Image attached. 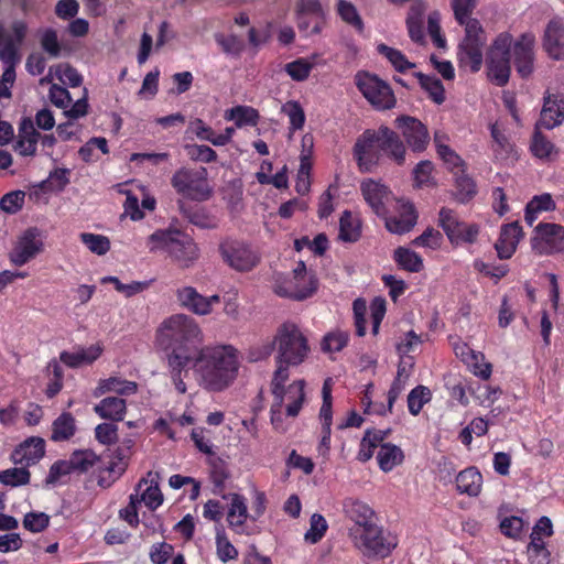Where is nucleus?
<instances>
[{"instance_id": "obj_1", "label": "nucleus", "mask_w": 564, "mask_h": 564, "mask_svg": "<svg viewBox=\"0 0 564 564\" xmlns=\"http://www.w3.org/2000/svg\"><path fill=\"white\" fill-rule=\"evenodd\" d=\"M156 339L166 351L165 359L172 383L178 393H186L184 378L188 375L196 345L203 340L198 324L188 315H172L160 325Z\"/></svg>"}, {"instance_id": "obj_2", "label": "nucleus", "mask_w": 564, "mask_h": 564, "mask_svg": "<svg viewBox=\"0 0 564 564\" xmlns=\"http://www.w3.org/2000/svg\"><path fill=\"white\" fill-rule=\"evenodd\" d=\"M192 362L199 384L214 392L228 388L239 370L238 350L230 345L202 348Z\"/></svg>"}, {"instance_id": "obj_3", "label": "nucleus", "mask_w": 564, "mask_h": 564, "mask_svg": "<svg viewBox=\"0 0 564 564\" xmlns=\"http://www.w3.org/2000/svg\"><path fill=\"white\" fill-rule=\"evenodd\" d=\"M118 460L105 464L91 449H76L68 459L56 460L48 470L45 479L47 485H56L62 477L72 474H86L90 470L99 471L98 485L102 488L110 487L127 468L126 454L118 451Z\"/></svg>"}, {"instance_id": "obj_4", "label": "nucleus", "mask_w": 564, "mask_h": 564, "mask_svg": "<svg viewBox=\"0 0 564 564\" xmlns=\"http://www.w3.org/2000/svg\"><path fill=\"white\" fill-rule=\"evenodd\" d=\"M406 149L399 134L387 126L377 130L367 129L356 140L352 154L361 172L371 173L380 163L382 155L402 165Z\"/></svg>"}, {"instance_id": "obj_5", "label": "nucleus", "mask_w": 564, "mask_h": 564, "mask_svg": "<svg viewBox=\"0 0 564 564\" xmlns=\"http://www.w3.org/2000/svg\"><path fill=\"white\" fill-rule=\"evenodd\" d=\"M151 252L167 253L180 267H191L199 256V250L193 238L178 229L154 231L148 239Z\"/></svg>"}, {"instance_id": "obj_6", "label": "nucleus", "mask_w": 564, "mask_h": 564, "mask_svg": "<svg viewBox=\"0 0 564 564\" xmlns=\"http://www.w3.org/2000/svg\"><path fill=\"white\" fill-rule=\"evenodd\" d=\"M276 346L275 359L291 366L301 365L307 357L310 347L306 337L300 327L291 322L283 323L274 336Z\"/></svg>"}, {"instance_id": "obj_7", "label": "nucleus", "mask_w": 564, "mask_h": 564, "mask_svg": "<svg viewBox=\"0 0 564 564\" xmlns=\"http://www.w3.org/2000/svg\"><path fill=\"white\" fill-rule=\"evenodd\" d=\"M350 538L354 545L368 557L384 558L398 545L397 538L376 522L365 529H357Z\"/></svg>"}, {"instance_id": "obj_8", "label": "nucleus", "mask_w": 564, "mask_h": 564, "mask_svg": "<svg viewBox=\"0 0 564 564\" xmlns=\"http://www.w3.org/2000/svg\"><path fill=\"white\" fill-rule=\"evenodd\" d=\"M207 175L208 173L205 167H181L173 174L171 185L182 197L204 202L213 194Z\"/></svg>"}, {"instance_id": "obj_9", "label": "nucleus", "mask_w": 564, "mask_h": 564, "mask_svg": "<svg viewBox=\"0 0 564 564\" xmlns=\"http://www.w3.org/2000/svg\"><path fill=\"white\" fill-rule=\"evenodd\" d=\"M512 35L502 32L494 40L487 55V75L490 82L502 87L510 78V52Z\"/></svg>"}, {"instance_id": "obj_10", "label": "nucleus", "mask_w": 564, "mask_h": 564, "mask_svg": "<svg viewBox=\"0 0 564 564\" xmlns=\"http://www.w3.org/2000/svg\"><path fill=\"white\" fill-rule=\"evenodd\" d=\"M355 84L375 109L388 110L395 106L397 99L392 88L377 75L358 72L355 76Z\"/></svg>"}, {"instance_id": "obj_11", "label": "nucleus", "mask_w": 564, "mask_h": 564, "mask_svg": "<svg viewBox=\"0 0 564 564\" xmlns=\"http://www.w3.org/2000/svg\"><path fill=\"white\" fill-rule=\"evenodd\" d=\"M219 252L224 262L238 272L253 270L261 260L260 253L250 243L234 238L224 239Z\"/></svg>"}, {"instance_id": "obj_12", "label": "nucleus", "mask_w": 564, "mask_h": 564, "mask_svg": "<svg viewBox=\"0 0 564 564\" xmlns=\"http://www.w3.org/2000/svg\"><path fill=\"white\" fill-rule=\"evenodd\" d=\"M531 248L539 254L564 251V227L553 223H540L533 231Z\"/></svg>"}, {"instance_id": "obj_13", "label": "nucleus", "mask_w": 564, "mask_h": 564, "mask_svg": "<svg viewBox=\"0 0 564 564\" xmlns=\"http://www.w3.org/2000/svg\"><path fill=\"white\" fill-rule=\"evenodd\" d=\"M438 216V224L452 243H473L477 239L478 225L460 221L454 210L445 207Z\"/></svg>"}, {"instance_id": "obj_14", "label": "nucleus", "mask_w": 564, "mask_h": 564, "mask_svg": "<svg viewBox=\"0 0 564 564\" xmlns=\"http://www.w3.org/2000/svg\"><path fill=\"white\" fill-rule=\"evenodd\" d=\"M534 46L535 36L531 32H524L516 41L512 40L510 57L522 78H529L534 70Z\"/></svg>"}, {"instance_id": "obj_15", "label": "nucleus", "mask_w": 564, "mask_h": 564, "mask_svg": "<svg viewBox=\"0 0 564 564\" xmlns=\"http://www.w3.org/2000/svg\"><path fill=\"white\" fill-rule=\"evenodd\" d=\"M394 123L412 151L423 152L426 149L430 134L427 128L419 119L403 115L397 117Z\"/></svg>"}, {"instance_id": "obj_16", "label": "nucleus", "mask_w": 564, "mask_h": 564, "mask_svg": "<svg viewBox=\"0 0 564 564\" xmlns=\"http://www.w3.org/2000/svg\"><path fill=\"white\" fill-rule=\"evenodd\" d=\"M42 246L40 230L34 227L29 228L23 232L12 250L11 261L17 265H23L41 251Z\"/></svg>"}, {"instance_id": "obj_17", "label": "nucleus", "mask_w": 564, "mask_h": 564, "mask_svg": "<svg viewBox=\"0 0 564 564\" xmlns=\"http://www.w3.org/2000/svg\"><path fill=\"white\" fill-rule=\"evenodd\" d=\"M12 34L4 33L0 28V59L20 61L19 46L22 44L28 26L23 21H14L11 25Z\"/></svg>"}, {"instance_id": "obj_18", "label": "nucleus", "mask_w": 564, "mask_h": 564, "mask_svg": "<svg viewBox=\"0 0 564 564\" xmlns=\"http://www.w3.org/2000/svg\"><path fill=\"white\" fill-rule=\"evenodd\" d=\"M343 511L354 522V525L349 529L350 536L357 529H365L376 522L373 509L359 499L346 498L343 502Z\"/></svg>"}, {"instance_id": "obj_19", "label": "nucleus", "mask_w": 564, "mask_h": 564, "mask_svg": "<svg viewBox=\"0 0 564 564\" xmlns=\"http://www.w3.org/2000/svg\"><path fill=\"white\" fill-rule=\"evenodd\" d=\"M398 215L390 216L388 213L382 217L386 221V228L397 235L410 231L416 224L417 214L413 204L404 200H397Z\"/></svg>"}, {"instance_id": "obj_20", "label": "nucleus", "mask_w": 564, "mask_h": 564, "mask_svg": "<svg viewBox=\"0 0 564 564\" xmlns=\"http://www.w3.org/2000/svg\"><path fill=\"white\" fill-rule=\"evenodd\" d=\"M564 121V99L558 95L545 93L543 97V107L536 129L545 128L547 130L560 126Z\"/></svg>"}, {"instance_id": "obj_21", "label": "nucleus", "mask_w": 564, "mask_h": 564, "mask_svg": "<svg viewBox=\"0 0 564 564\" xmlns=\"http://www.w3.org/2000/svg\"><path fill=\"white\" fill-rule=\"evenodd\" d=\"M360 188L365 200L370 206L372 212L378 217H386L388 212L386 205L391 197V192L388 189V187L372 180H368L361 184Z\"/></svg>"}, {"instance_id": "obj_22", "label": "nucleus", "mask_w": 564, "mask_h": 564, "mask_svg": "<svg viewBox=\"0 0 564 564\" xmlns=\"http://www.w3.org/2000/svg\"><path fill=\"white\" fill-rule=\"evenodd\" d=\"M317 290V280L314 274L308 278V286L301 288L292 279L278 275L274 283V292L282 297H289L297 301L310 297Z\"/></svg>"}, {"instance_id": "obj_23", "label": "nucleus", "mask_w": 564, "mask_h": 564, "mask_svg": "<svg viewBox=\"0 0 564 564\" xmlns=\"http://www.w3.org/2000/svg\"><path fill=\"white\" fill-rule=\"evenodd\" d=\"M544 50L554 59L564 58V19H552L544 31Z\"/></svg>"}, {"instance_id": "obj_24", "label": "nucleus", "mask_w": 564, "mask_h": 564, "mask_svg": "<svg viewBox=\"0 0 564 564\" xmlns=\"http://www.w3.org/2000/svg\"><path fill=\"white\" fill-rule=\"evenodd\" d=\"M522 236V227L518 221L503 225L500 230V236L495 243L498 257L500 259H510L516 252Z\"/></svg>"}, {"instance_id": "obj_25", "label": "nucleus", "mask_w": 564, "mask_h": 564, "mask_svg": "<svg viewBox=\"0 0 564 564\" xmlns=\"http://www.w3.org/2000/svg\"><path fill=\"white\" fill-rule=\"evenodd\" d=\"M45 454V442L41 437L32 436L21 443L11 454L14 464L26 466L36 464Z\"/></svg>"}, {"instance_id": "obj_26", "label": "nucleus", "mask_w": 564, "mask_h": 564, "mask_svg": "<svg viewBox=\"0 0 564 564\" xmlns=\"http://www.w3.org/2000/svg\"><path fill=\"white\" fill-rule=\"evenodd\" d=\"M455 354L471 369L473 373L484 380L491 375V365L484 362V355L473 350L467 344L462 343L454 347Z\"/></svg>"}, {"instance_id": "obj_27", "label": "nucleus", "mask_w": 564, "mask_h": 564, "mask_svg": "<svg viewBox=\"0 0 564 564\" xmlns=\"http://www.w3.org/2000/svg\"><path fill=\"white\" fill-rule=\"evenodd\" d=\"M296 25L299 29H306L305 15H310L314 22V31L321 32L324 25V10L318 0H299L295 9Z\"/></svg>"}, {"instance_id": "obj_28", "label": "nucleus", "mask_w": 564, "mask_h": 564, "mask_svg": "<svg viewBox=\"0 0 564 564\" xmlns=\"http://www.w3.org/2000/svg\"><path fill=\"white\" fill-rule=\"evenodd\" d=\"M224 498L230 499V507L227 512L229 527L235 532L242 533L248 518L246 498L239 494H229L228 496H224Z\"/></svg>"}, {"instance_id": "obj_29", "label": "nucleus", "mask_w": 564, "mask_h": 564, "mask_svg": "<svg viewBox=\"0 0 564 564\" xmlns=\"http://www.w3.org/2000/svg\"><path fill=\"white\" fill-rule=\"evenodd\" d=\"M176 297L180 304L197 315L209 314V306L206 296L199 294L192 286H184L177 290Z\"/></svg>"}, {"instance_id": "obj_30", "label": "nucleus", "mask_w": 564, "mask_h": 564, "mask_svg": "<svg viewBox=\"0 0 564 564\" xmlns=\"http://www.w3.org/2000/svg\"><path fill=\"white\" fill-rule=\"evenodd\" d=\"M101 348L97 345H91L87 348H78L75 351H62L59 360L69 368H77L83 365H90L99 358Z\"/></svg>"}, {"instance_id": "obj_31", "label": "nucleus", "mask_w": 564, "mask_h": 564, "mask_svg": "<svg viewBox=\"0 0 564 564\" xmlns=\"http://www.w3.org/2000/svg\"><path fill=\"white\" fill-rule=\"evenodd\" d=\"M482 45L460 42L457 52L459 67L477 73L482 65Z\"/></svg>"}, {"instance_id": "obj_32", "label": "nucleus", "mask_w": 564, "mask_h": 564, "mask_svg": "<svg viewBox=\"0 0 564 564\" xmlns=\"http://www.w3.org/2000/svg\"><path fill=\"white\" fill-rule=\"evenodd\" d=\"M41 134L35 130L31 120H24L19 129V140L15 150L23 156L34 155Z\"/></svg>"}, {"instance_id": "obj_33", "label": "nucleus", "mask_w": 564, "mask_h": 564, "mask_svg": "<svg viewBox=\"0 0 564 564\" xmlns=\"http://www.w3.org/2000/svg\"><path fill=\"white\" fill-rule=\"evenodd\" d=\"M127 404L126 400L118 397L104 398L98 404L95 405L94 411L105 420L115 422L122 421L126 414Z\"/></svg>"}, {"instance_id": "obj_34", "label": "nucleus", "mask_w": 564, "mask_h": 564, "mask_svg": "<svg viewBox=\"0 0 564 564\" xmlns=\"http://www.w3.org/2000/svg\"><path fill=\"white\" fill-rule=\"evenodd\" d=\"M138 390V384L134 381L121 379L119 377H110L101 379L94 391L95 397H100L107 392H116L120 395H131Z\"/></svg>"}, {"instance_id": "obj_35", "label": "nucleus", "mask_w": 564, "mask_h": 564, "mask_svg": "<svg viewBox=\"0 0 564 564\" xmlns=\"http://www.w3.org/2000/svg\"><path fill=\"white\" fill-rule=\"evenodd\" d=\"M481 485L482 476L476 467H468L456 477V489L460 494H466L470 497L479 495Z\"/></svg>"}, {"instance_id": "obj_36", "label": "nucleus", "mask_w": 564, "mask_h": 564, "mask_svg": "<svg viewBox=\"0 0 564 564\" xmlns=\"http://www.w3.org/2000/svg\"><path fill=\"white\" fill-rule=\"evenodd\" d=\"M319 55L312 54L310 57H300L284 66L285 73L295 82H304L308 78L313 67L317 64Z\"/></svg>"}, {"instance_id": "obj_37", "label": "nucleus", "mask_w": 564, "mask_h": 564, "mask_svg": "<svg viewBox=\"0 0 564 564\" xmlns=\"http://www.w3.org/2000/svg\"><path fill=\"white\" fill-rule=\"evenodd\" d=\"M403 458L402 449L391 443L381 444L377 454L379 467L384 473L391 471L395 466L400 465Z\"/></svg>"}, {"instance_id": "obj_38", "label": "nucleus", "mask_w": 564, "mask_h": 564, "mask_svg": "<svg viewBox=\"0 0 564 564\" xmlns=\"http://www.w3.org/2000/svg\"><path fill=\"white\" fill-rule=\"evenodd\" d=\"M76 432L75 419L69 412H63L52 424L51 438L54 442L69 440Z\"/></svg>"}, {"instance_id": "obj_39", "label": "nucleus", "mask_w": 564, "mask_h": 564, "mask_svg": "<svg viewBox=\"0 0 564 564\" xmlns=\"http://www.w3.org/2000/svg\"><path fill=\"white\" fill-rule=\"evenodd\" d=\"M490 134L494 140L495 158L499 161L508 160L513 154L514 149L505 131L497 123H492L490 124Z\"/></svg>"}, {"instance_id": "obj_40", "label": "nucleus", "mask_w": 564, "mask_h": 564, "mask_svg": "<svg viewBox=\"0 0 564 564\" xmlns=\"http://www.w3.org/2000/svg\"><path fill=\"white\" fill-rule=\"evenodd\" d=\"M259 112L249 106H236L225 113L226 120H234L238 128L243 126H256L259 120Z\"/></svg>"}, {"instance_id": "obj_41", "label": "nucleus", "mask_w": 564, "mask_h": 564, "mask_svg": "<svg viewBox=\"0 0 564 564\" xmlns=\"http://www.w3.org/2000/svg\"><path fill=\"white\" fill-rule=\"evenodd\" d=\"M361 235L360 221L349 210H345L339 219V238L346 242H355Z\"/></svg>"}, {"instance_id": "obj_42", "label": "nucleus", "mask_w": 564, "mask_h": 564, "mask_svg": "<svg viewBox=\"0 0 564 564\" xmlns=\"http://www.w3.org/2000/svg\"><path fill=\"white\" fill-rule=\"evenodd\" d=\"M419 79L421 87L429 93L430 98L437 105H441L445 100L444 86L436 76L425 75L421 72L414 74Z\"/></svg>"}, {"instance_id": "obj_43", "label": "nucleus", "mask_w": 564, "mask_h": 564, "mask_svg": "<svg viewBox=\"0 0 564 564\" xmlns=\"http://www.w3.org/2000/svg\"><path fill=\"white\" fill-rule=\"evenodd\" d=\"M377 52L384 56L399 73H405L408 69L415 67V64L410 62L401 51L383 43L377 45Z\"/></svg>"}, {"instance_id": "obj_44", "label": "nucleus", "mask_w": 564, "mask_h": 564, "mask_svg": "<svg viewBox=\"0 0 564 564\" xmlns=\"http://www.w3.org/2000/svg\"><path fill=\"white\" fill-rule=\"evenodd\" d=\"M393 259L400 268L409 272H420L423 269L422 258L409 248H397L394 250Z\"/></svg>"}, {"instance_id": "obj_45", "label": "nucleus", "mask_w": 564, "mask_h": 564, "mask_svg": "<svg viewBox=\"0 0 564 564\" xmlns=\"http://www.w3.org/2000/svg\"><path fill=\"white\" fill-rule=\"evenodd\" d=\"M455 197L459 203H467L477 193L475 181L462 170L460 173L455 172Z\"/></svg>"}, {"instance_id": "obj_46", "label": "nucleus", "mask_w": 564, "mask_h": 564, "mask_svg": "<svg viewBox=\"0 0 564 564\" xmlns=\"http://www.w3.org/2000/svg\"><path fill=\"white\" fill-rule=\"evenodd\" d=\"M337 13L345 23L352 26L357 32L362 33L365 28L364 21L357 8L350 1L338 0Z\"/></svg>"}, {"instance_id": "obj_47", "label": "nucleus", "mask_w": 564, "mask_h": 564, "mask_svg": "<svg viewBox=\"0 0 564 564\" xmlns=\"http://www.w3.org/2000/svg\"><path fill=\"white\" fill-rule=\"evenodd\" d=\"M79 239L90 252L97 256H104L110 250V240L104 235L82 232Z\"/></svg>"}, {"instance_id": "obj_48", "label": "nucleus", "mask_w": 564, "mask_h": 564, "mask_svg": "<svg viewBox=\"0 0 564 564\" xmlns=\"http://www.w3.org/2000/svg\"><path fill=\"white\" fill-rule=\"evenodd\" d=\"M275 362L276 369L272 379V393L279 400L278 406H280L285 393L284 383L289 379V367H291V365L278 359H275Z\"/></svg>"}, {"instance_id": "obj_49", "label": "nucleus", "mask_w": 564, "mask_h": 564, "mask_svg": "<svg viewBox=\"0 0 564 564\" xmlns=\"http://www.w3.org/2000/svg\"><path fill=\"white\" fill-rule=\"evenodd\" d=\"M406 26L412 41L421 43L424 40L422 26V9L417 4H413L406 18Z\"/></svg>"}, {"instance_id": "obj_50", "label": "nucleus", "mask_w": 564, "mask_h": 564, "mask_svg": "<svg viewBox=\"0 0 564 564\" xmlns=\"http://www.w3.org/2000/svg\"><path fill=\"white\" fill-rule=\"evenodd\" d=\"M328 529L326 519L319 514L314 513L310 519V529L304 534L305 542L315 544L319 542Z\"/></svg>"}, {"instance_id": "obj_51", "label": "nucleus", "mask_w": 564, "mask_h": 564, "mask_svg": "<svg viewBox=\"0 0 564 564\" xmlns=\"http://www.w3.org/2000/svg\"><path fill=\"white\" fill-rule=\"evenodd\" d=\"M431 400V390L424 386L412 389L408 395V409L412 415H417L424 404Z\"/></svg>"}, {"instance_id": "obj_52", "label": "nucleus", "mask_w": 564, "mask_h": 564, "mask_svg": "<svg viewBox=\"0 0 564 564\" xmlns=\"http://www.w3.org/2000/svg\"><path fill=\"white\" fill-rule=\"evenodd\" d=\"M332 384L333 379L327 378L325 379L322 388V397H323V403L319 410V417L322 421V426L332 427L333 422V412H332Z\"/></svg>"}, {"instance_id": "obj_53", "label": "nucleus", "mask_w": 564, "mask_h": 564, "mask_svg": "<svg viewBox=\"0 0 564 564\" xmlns=\"http://www.w3.org/2000/svg\"><path fill=\"white\" fill-rule=\"evenodd\" d=\"M183 215L189 223L199 228H214L216 227L215 220L210 218L206 210L202 207L186 208L184 204L180 205Z\"/></svg>"}, {"instance_id": "obj_54", "label": "nucleus", "mask_w": 564, "mask_h": 564, "mask_svg": "<svg viewBox=\"0 0 564 564\" xmlns=\"http://www.w3.org/2000/svg\"><path fill=\"white\" fill-rule=\"evenodd\" d=\"M281 110L289 117L291 130L295 131L303 128L305 113L299 101L290 100L282 106Z\"/></svg>"}, {"instance_id": "obj_55", "label": "nucleus", "mask_w": 564, "mask_h": 564, "mask_svg": "<svg viewBox=\"0 0 564 564\" xmlns=\"http://www.w3.org/2000/svg\"><path fill=\"white\" fill-rule=\"evenodd\" d=\"M30 481V471L24 468H9L0 473V482L6 486L18 487Z\"/></svg>"}, {"instance_id": "obj_56", "label": "nucleus", "mask_w": 564, "mask_h": 564, "mask_svg": "<svg viewBox=\"0 0 564 564\" xmlns=\"http://www.w3.org/2000/svg\"><path fill=\"white\" fill-rule=\"evenodd\" d=\"M289 394H293L294 400L286 406V414L289 416H296L304 402V380L293 382L289 389Z\"/></svg>"}, {"instance_id": "obj_57", "label": "nucleus", "mask_w": 564, "mask_h": 564, "mask_svg": "<svg viewBox=\"0 0 564 564\" xmlns=\"http://www.w3.org/2000/svg\"><path fill=\"white\" fill-rule=\"evenodd\" d=\"M438 156L443 160L446 166L451 170V172L455 175V172L460 173L464 169V161L462 158L453 151L446 144H438Z\"/></svg>"}, {"instance_id": "obj_58", "label": "nucleus", "mask_w": 564, "mask_h": 564, "mask_svg": "<svg viewBox=\"0 0 564 564\" xmlns=\"http://www.w3.org/2000/svg\"><path fill=\"white\" fill-rule=\"evenodd\" d=\"M433 169L434 165L429 160L419 162L413 170V178L415 186L422 187L433 184Z\"/></svg>"}, {"instance_id": "obj_59", "label": "nucleus", "mask_w": 564, "mask_h": 564, "mask_svg": "<svg viewBox=\"0 0 564 564\" xmlns=\"http://www.w3.org/2000/svg\"><path fill=\"white\" fill-rule=\"evenodd\" d=\"M50 524V516L44 512H29L23 518V527L33 533L44 531Z\"/></svg>"}, {"instance_id": "obj_60", "label": "nucleus", "mask_w": 564, "mask_h": 564, "mask_svg": "<svg viewBox=\"0 0 564 564\" xmlns=\"http://www.w3.org/2000/svg\"><path fill=\"white\" fill-rule=\"evenodd\" d=\"M348 338L345 332L328 333L323 339L322 348L328 352L340 351L347 345Z\"/></svg>"}, {"instance_id": "obj_61", "label": "nucleus", "mask_w": 564, "mask_h": 564, "mask_svg": "<svg viewBox=\"0 0 564 564\" xmlns=\"http://www.w3.org/2000/svg\"><path fill=\"white\" fill-rule=\"evenodd\" d=\"M463 25L465 26V37L462 42L484 44V40L480 36L484 30L480 22L477 19H473L469 15L468 18H466Z\"/></svg>"}, {"instance_id": "obj_62", "label": "nucleus", "mask_w": 564, "mask_h": 564, "mask_svg": "<svg viewBox=\"0 0 564 564\" xmlns=\"http://www.w3.org/2000/svg\"><path fill=\"white\" fill-rule=\"evenodd\" d=\"M41 46L51 57H58L61 55V45L55 30L46 29L42 33Z\"/></svg>"}, {"instance_id": "obj_63", "label": "nucleus", "mask_w": 564, "mask_h": 564, "mask_svg": "<svg viewBox=\"0 0 564 564\" xmlns=\"http://www.w3.org/2000/svg\"><path fill=\"white\" fill-rule=\"evenodd\" d=\"M48 98L51 102L61 109H66L72 102V96L69 91L57 84H53L48 90Z\"/></svg>"}, {"instance_id": "obj_64", "label": "nucleus", "mask_w": 564, "mask_h": 564, "mask_svg": "<svg viewBox=\"0 0 564 564\" xmlns=\"http://www.w3.org/2000/svg\"><path fill=\"white\" fill-rule=\"evenodd\" d=\"M173 546L166 542L155 543L151 546L149 556L153 564H165L173 554Z\"/></svg>"}]
</instances>
